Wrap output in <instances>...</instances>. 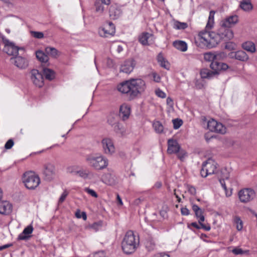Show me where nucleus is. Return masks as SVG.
Masks as SVG:
<instances>
[{"label": "nucleus", "instance_id": "nucleus-37", "mask_svg": "<svg viewBox=\"0 0 257 257\" xmlns=\"http://www.w3.org/2000/svg\"><path fill=\"white\" fill-rule=\"evenodd\" d=\"M214 14L215 12L213 11H211L209 13L208 22L206 26V29L207 30H210L213 27Z\"/></svg>", "mask_w": 257, "mask_h": 257}, {"label": "nucleus", "instance_id": "nucleus-5", "mask_svg": "<svg viewBox=\"0 0 257 257\" xmlns=\"http://www.w3.org/2000/svg\"><path fill=\"white\" fill-rule=\"evenodd\" d=\"M23 182L28 189L34 190L40 183V179L38 176L33 172H26L22 178Z\"/></svg>", "mask_w": 257, "mask_h": 257}, {"label": "nucleus", "instance_id": "nucleus-7", "mask_svg": "<svg viewBox=\"0 0 257 257\" xmlns=\"http://www.w3.org/2000/svg\"><path fill=\"white\" fill-rule=\"evenodd\" d=\"M229 27H224L221 25L218 33L216 34V36H218L217 40V45L222 40L224 42L231 39L233 37V34ZM217 38V37H216Z\"/></svg>", "mask_w": 257, "mask_h": 257}, {"label": "nucleus", "instance_id": "nucleus-38", "mask_svg": "<svg viewBox=\"0 0 257 257\" xmlns=\"http://www.w3.org/2000/svg\"><path fill=\"white\" fill-rule=\"evenodd\" d=\"M188 27V24L175 21L173 24V28L176 30H184Z\"/></svg>", "mask_w": 257, "mask_h": 257}, {"label": "nucleus", "instance_id": "nucleus-35", "mask_svg": "<svg viewBox=\"0 0 257 257\" xmlns=\"http://www.w3.org/2000/svg\"><path fill=\"white\" fill-rule=\"evenodd\" d=\"M145 245L146 249L149 251H152L156 249V243L154 240L152 238H148L145 242Z\"/></svg>", "mask_w": 257, "mask_h": 257}, {"label": "nucleus", "instance_id": "nucleus-52", "mask_svg": "<svg viewBox=\"0 0 257 257\" xmlns=\"http://www.w3.org/2000/svg\"><path fill=\"white\" fill-rule=\"evenodd\" d=\"M232 252L235 255H238L244 254L245 252H248V251L243 250L242 249L240 248H235L232 249Z\"/></svg>", "mask_w": 257, "mask_h": 257}, {"label": "nucleus", "instance_id": "nucleus-30", "mask_svg": "<svg viewBox=\"0 0 257 257\" xmlns=\"http://www.w3.org/2000/svg\"><path fill=\"white\" fill-rule=\"evenodd\" d=\"M107 121L111 126H113L115 123L118 122L117 114L114 112H110L107 116Z\"/></svg>", "mask_w": 257, "mask_h": 257}, {"label": "nucleus", "instance_id": "nucleus-44", "mask_svg": "<svg viewBox=\"0 0 257 257\" xmlns=\"http://www.w3.org/2000/svg\"><path fill=\"white\" fill-rule=\"evenodd\" d=\"M215 61H219L226 57V54L222 52H214Z\"/></svg>", "mask_w": 257, "mask_h": 257}, {"label": "nucleus", "instance_id": "nucleus-39", "mask_svg": "<svg viewBox=\"0 0 257 257\" xmlns=\"http://www.w3.org/2000/svg\"><path fill=\"white\" fill-rule=\"evenodd\" d=\"M153 126L157 133L161 134L163 132L164 126L160 121H155L153 124Z\"/></svg>", "mask_w": 257, "mask_h": 257}, {"label": "nucleus", "instance_id": "nucleus-8", "mask_svg": "<svg viewBox=\"0 0 257 257\" xmlns=\"http://www.w3.org/2000/svg\"><path fill=\"white\" fill-rule=\"evenodd\" d=\"M255 193L251 188H244L240 190L238 193V196L240 201L243 203H246L255 197Z\"/></svg>", "mask_w": 257, "mask_h": 257}, {"label": "nucleus", "instance_id": "nucleus-33", "mask_svg": "<svg viewBox=\"0 0 257 257\" xmlns=\"http://www.w3.org/2000/svg\"><path fill=\"white\" fill-rule=\"evenodd\" d=\"M200 75L201 77L203 78L210 79L213 77L216 74L214 71L212 70L211 71L207 69H203L201 70Z\"/></svg>", "mask_w": 257, "mask_h": 257}, {"label": "nucleus", "instance_id": "nucleus-16", "mask_svg": "<svg viewBox=\"0 0 257 257\" xmlns=\"http://www.w3.org/2000/svg\"><path fill=\"white\" fill-rule=\"evenodd\" d=\"M110 4V0H96L94 3L95 13L102 15L106 9V7Z\"/></svg>", "mask_w": 257, "mask_h": 257}, {"label": "nucleus", "instance_id": "nucleus-58", "mask_svg": "<svg viewBox=\"0 0 257 257\" xmlns=\"http://www.w3.org/2000/svg\"><path fill=\"white\" fill-rule=\"evenodd\" d=\"M14 144V141L12 139L9 140L5 145V147L6 149H10L12 148Z\"/></svg>", "mask_w": 257, "mask_h": 257}, {"label": "nucleus", "instance_id": "nucleus-9", "mask_svg": "<svg viewBox=\"0 0 257 257\" xmlns=\"http://www.w3.org/2000/svg\"><path fill=\"white\" fill-rule=\"evenodd\" d=\"M115 27L111 22H106L103 27L99 29L98 33L100 36L102 37H108L114 35Z\"/></svg>", "mask_w": 257, "mask_h": 257}, {"label": "nucleus", "instance_id": "nucleus-41", "mask_svg": "<svg viewBox=\"0 0 257 257\" xmlns=\"http://www.w3.org/2000/svg\"><path fill=\"white\" fill-rule=\"evenodd\" d=\"M47 54L51 55L53 57H56L58 56V50L53 47H47L45 49Z\"/></svg>", "mask_w": 257, "mask_h": 257}, {"label": "nucleus", "instance_id": "nucleus-4", "mask_svg": "<svg viewBox=\"0 0 257 257\" xmlns=\"http://www.w3.org/2000/svg\"><path fill=\"white\" fill-rule=\"evenodd\" d=\"M204 31L200 32L198 36L199 39L202 43H204L206 44L208 47L212 48L217 45V40L218 36L216 35V33L213 32H209V30H207Z\"/></svg>", "mask_w": 257, "mask_h": 257}, {"label": "nucleus", "instance_id": "nucleus-49", "mask_svg": "<svg viewBox=\"0 0 257 257\" xmlns=\"http://www.w3.org/2000/svg\"><path fill=\"white\" fill-rule=\"evenodd\" d=\"M77 167L75 166H71L67 168V172L70 174L76 175L78 171Z\"/></svg>", "mask_w": 257, "mask_h": 257}, {"label": "nucleus", "instance_id": "nucleus-25", "mask_svg": "<svg viewBox=\"0 0 257 257\" xmlns=\"http://www.w3.org/2000/svg\"><path fill=\"white\" fill-rule=\"evenodd\" d=\"M238 21V17L236 15L230 16L221 22V25L224 27H229L234 25Z\"/></svg>", "mask_w": 257, "mask_h": 257}, {"label": "nucleus", "instance_id": "nucleus-17", "mask_svg": "<svg viewBox=\"0 0 257 257\" xmlns=\"http://www.w3.org/2000/svg\"><path fill=\"white\" fill-rule=\"evenodd\" d=\"M210 68L214 71L216 75H218L221 71H225L228 68V65L225 63L215 61L210 64Z\"/></svg>", "mask_w": 257, "mask_h": 257}, {"label": "nucleus", "instance_id": "nucleus-55", "mask_svg": "<svg viewBox=\"0 0 257 257\" xmlns=\"http://www.w3.org/2000/svg\"><path fill=\"white\" fill-rule=\"evenodd\" d=\"M84 190L86 192L90 194L92 197L95 198H97L98 197L97 193L92 189H89L88 188H85Z\"/></svg>", "mask_w": 257, "mask_h": 257}, {"label": "nucleus", "instance_id": "nucleus-45", "mask_svg": "<svg viewBox=\"0 0 257 257\" xmlns=\"http://www.w3.org/2000/svg\"><path fill=\"white\" fill-rule=\"evenodd\" d=\"M229 172L226 168L222 169L220 171V178L228 180L229 178Z\"/></svg>", "mask_w": 257, "mask_h": 257}, {"label": "nucleus", "instance_id": "nucleus-59", "mask_svg": "<svg viewBox=\"0 0 257 257\" xmlns=\"http://www.w3.org/2000/svg\"><path fill=\"white\" fill-rule=\"evenodd\" d=\"M235 47V44L230 42H227L225 45V48L230 50L234 49Z\"/></svg>", "mask_w": 257, "mask_h": 257}, {"label": "nucleus", "instance_id": "nucleus-20", "mask_svg": "<svg viewBox=\"0 0 257 257\" xmlns=\"http://www.w3.org/2000/svg\"><path fill=\"white\" fill-rule=\"evenodd\" d=\"M109 17L113 20L117 19L122 14L121 9L116 4L112 5L109 9Z\"/></svg>", "mask_w": 257, "mask_h": 257}, {"label": "nucleus", "instance_id": "nucleus-22", "mask_svg": "<svg viewBox=\"0 0 257 257\" xmlns=\"http://www.w3.org/2000/svg\"><path fill=\"white\" fill-rule=\"evenodd\" d=\"M135 64L133 60H127L124 61L121 66L120 71L125 73H130L133 71Z\"/></svg>", "mask_w": 257, "mask_h": 257}, {"label": "nucleus", "instance_id": "nucleus-13", "mask_svg": "<svg viewBox=\"0 0 257 257\" xmlns=\"http://www.w3.org/2000/svg\"><path fill=\"white\" fill-rule=\"evenodd\" d=\"M102 148L105 154L111 155L115 152V147L112 140L108 138H105L101 141Z\"/></svg>", "mask_w": 257, "mask_h": 257}, {"label": "nucleus", "instance_id": "nucleus-62", "mask_svg": "<svg viewBox=\"0 0 257 257\" xmlns=\"http://www.w3.org/2000/svg\"><path fill=\"white\" fill-rule=\"evenodd\" d=\"M152 76L153 77L154 80L156 82H159L161 80V77L159 75H158L156 72L152 73Z\"/></svg>", "mask_w": 257, "mask_h": 257}, {"label": "nucleus", "instance_id": "nucleus-36", "mask_svg": "<svg viewBox=\"0 0 257 257\" xmlns=\"http://www.w3.org/2000/svg\"><path fill=\"white\" fill-rule=\"evenodd\" d=\"M43 74L46 79L49 80H53L55 77V72L49 68H44L43 69Z\"/></svg>", "mask_w": 257, "mask_h": 257}, {"label": "nucleus", "instance_id": "nucleus-31", "mask_svg": "<svg viewBox=\"0 0 257 257\" xmlns=\"http://www.w3.org/2000/svg\"><path fill=\"white\" fill-rule=\"evenodd\" d=\"M153 35L148 32H144L139 37V42L143 45H148V39L152 37Z\"/></svg>", "mask_w": 257, "mask_h": 257}, {"label": "nucleus", "instance_id": "nucleus-57", "mask_svg": "<svg viewBox=\"0 0 257 257\" xmlns=\"http://www.w3.org/2000/svg\"><path fill=\"white\" fill-rule=\"evenodd\" d=\"M187 189H188V192L191 195H194L196 194V188L194 186H191V185H188Z\"/></svg>", "mask_w": 257, "mask_h": 257}, {"label": "nucleus", "instance_id": "nucleus-6", "mask_svg": "<svg viewBox=\"0 0 257 257\" xmlns=\"http://www.w3.org/2000/svg\"><path fill=\"white\" fill-rule=\"evenodd\" d=\"M217 164L212 158L208 159L202 165L200 175L205 178L207 176L216 173Z\"/></svg>", "mask_w": 257, "mask_h": 257}, {"label": "nucleus", "instance_id": "nucleus-14", "mask_svg": "<svg viewBox=\"0 0 257 257\" xmlns=\"http://www.w3.org/2000/svg\"><path fill=\"white\" fill-rule=\"evenodd\" d=\"M31 79L33 83L39 87L44 84V79L42 74L37 69H33L31 72Z\"/></svg>", "mask_w": 257, "mask_h": 257}, {"label": "nucleus", "instance_id": "nucleus-10", "mask_svg": "<svg viewBox=\"0 0 257 257\" xmlns=\"http://www.w3.org/2000/svg\"><path fill=\"white\" fill-rule=\"evenodd\" d=\"M207 128L209 131L224 134L226 133V127L220 122H218L214 119H211L207 122Z\"/></svg>", "mask_w": 257, "mask_h": 257}, {"label": "nucleus", "instance_id": "nucleus-43", "mask_svg": "<svg viewBox=\"0 0 257 257\" xmlns=\"http://www.w3.org/2000/svg\"><path fill=\"white\" fill-rule=\"evenodd\" d=\"M158 61L160 64V65L162 67H164L165 69H169L168 68V64L167 61L165 60V59L163 57L162 55L161 54H159L158 56Z\"/></svg>", "mask_w": 257, "mask_h": 257}, {"label": "nucleus", "instance_id": "nucleus-32", "mask_svg": "<svg viewBox=\"0 0 257 257\" xmlns=\"http://www.w3.org/2000/svg\"><path fill=\"white\" fill-rule=\"evenodd\" d=\"M242 47L243 49L251 53H254L255 51V45L251 41H247L243 43Z\"/></svg>", "mask_w": 257, "mask_h": 257}, {"label": "nucleus", "instance_id": "nucleus-15", "mask_svg": "<svg viewBox=\"0 0 257 257\" xmlns=\"http://www.w3.org/2000/svg\"><path fill=\"white\" fill-rule=\"evenodd\" d=\"M12 64L15 65L16 67L20 69H25L28 66V61L24 57L22 56L13 57L10 59Z\"/></svg>", "mask_w": 257, "mask_h": 257}, {"label": "nucleus", "instance_id": "nucleus-54", "mask_svg": "<svg viewBox=\"0 0 257 257\" xmlns=\"http://www.w3.org/2000/svg\"><path fill=\"white\" fill-rule=\"evenodd\" d=\"M101 227V223L100 222H94L90 225L91 228L93 229L95 231L98 230Z\"/></svg>", "mask_w": 257, "mask_h": 257}, {"label": "nucleus", "instance_id": "nucleus-61", "mask_svg": "<svg viewBox=\"0 0 257 257\" xmlns=\"http://www.w3.org/2000/svg\"><path fill=\"white\" fill-rule=\"evenodd\" d=\"M93 257H106V254L104 251H99L94 254Z\"/></svg>", "mask_w": 257, "mask_h": 257}, {"label": "nucleus", "instance_id": "nucleus-3", "mask_svg": "<svg viewBox=\"0 0 257 257\" xmlns=\"http://www.w3.org/2000/svg\"><path fill=\"white\" fill-rule=\"evenodd\" d=\"M87 164L96 170H102L108 165V160L101 154H90L86 157Z\"/></svg>", "mask_w": 257, "mask_h": 257}, {"label": "nucleus", "instance_id": "nucleus-47", "mask_svg": "<svg viewBox=\"0 0 257 257\" xmlns=\"http://www.w3.org/2000/svg\"><path fill=\"white\" fill-rule=\"evenodd\" d=\"M172 121L174 128L176 130L179 128L183 124L182 120L178 118L173 119Z\"/></svg>", "mask_w": 257, "mask_h": 257}, {"label": "nucleus", "instance_id": "nucleus-26", "mask_svg": "<svg viewBox=\"0 0 257 257\" xmlns=\"http://www.w3.org/2000/svg\"><path fill=\"white\" fill-rule=\"evenodd\" d=\"M192 210L195 212L196 217L198 219L199 223L204 221V216L203 215V211L197 205L192 204Z\"/></svg>", "mask_w": 257, "mask_h": 257}, {"label": "nucleus", "instance_id": "nucleus-28", "mask_svg": "<svg viewBox=\"0 0 257 257\" xmlns=\"http://www.w3.org/2000/svg\"><path fill=\"white\" fill-rule=\"evenodd\" d=\"M173 45L175 48L182 52H185L187 50V44L183 41H175L173 42Z\"/></svg>", "mask_w": 257, "mask_h": 257}, {"label": "nucleus", "instance_id": "nucleus-1", "mask_svg": "<svg viewBox=\"0 0 257 257\" xmlns=\"http://www.w3.org/2000/svg\"><path fill=\"white\" fill-rule=\"evenodd\" d=\"M145 88V82L141 79H131L120 83L117 86L118 91L126 94L131 100L142 94Z\"/></svg>", "mask_w": 257, "mask_h": 257}, {"label": "nucleus", "instance_id": "nucleus-48", "mask_svg": "<svg viewBox=\"0 0 257 257\" xmlns=\"http://www.w3.org/2000/svg\"><path fill=\"white\" fill-rule=\"evenodd\" d=\"M30 33L31 35L37 39H42L44 38V34L41 32H36V31H31Z\"/></svg>", "mask_w": 257, "mask_h": 257}, {"label": "nucleus", "instance_id": "nucleus-21", "mask_svg": "<svg viewBox=\"0 0 257 257\" xmlns=\"http://www.w3.org/2000/svg\"><path fill=\"white\" fill-rule=\"evenodd\" d=\"M12 211V205L8 201H0V213L8 215Z\"/></svg>", "mask_w": 257, "mask_h": 257}, {"label": "nucleus", "instance_id": "nucleus-23", "mask_svg": "<svg viewBox=\"0 0 257 257\" xmlns=\"http://www.w3.org/2000/svg\"><path fill=\"white\" fill-rule=\"evenodd\" d=\"M230 56L241 61H246L248 59V55L243 51L231 52L230 54Z\"/></svg>", "mask_w": 257, "mask_h": 257}, {"label": "nucleus", "instance_id": "nucleus-63", "mask_svg": "<svg viewBox=\"0 0 257 257\" xmlns=\"http://www.w3.org/2000/svg\"><path fill=\"white\" fill-rule=\"evenodd\" d=\"M181 214L183 215H188L190 213V211L186 207H182L181 209Z\"/></svg>", "mask_w": 257, "mask_h": 257}, {"label": "nucleus", "instance_id": "nucleus-2", "mask_svg": "<svg viewBox=\"0 0 257 257\" xmlns=\"http://www.w3.org/2000/svg\"><path fill=\"white\" fill-rule=\"evenodd\" d=\"M139 245V238L136 237L132 231H128L121 243L123 252L126 254H131L135 251Z\"/></svg>", "mask_w": 257, "mask_h": 257}, {"label": "nucleus", "instance_id": "nucleus-64", "mask_svg": "<svg viewBox=\"0 0 257 257\" xmlns=\"http://www.w3.org/2000/svg\"><path fill=\"white\" fill-rule=\"evenodd\" d=\"M200 225V228L204 229L206 231H209L211 227L209 225H206L202 223V222L199 223Z\"/></svg>", "mask_w": 257, "mask_h": 257}, {"label": "nucleus", "instance_id": "nucleus-27", "mask_svg": "<svg viewBox=\"0 0 257 257\" xmlns=\"http://www.w3.org/2000/svg\"><path fill=\"white\" fill-rule=\"evenodd\" d=\"M239 7L245 12L250 11L253 9V6L250 0H242L240 2Z\"/></svg>", "mask_w": 257, "mask_h": 257}, {"label": "nucleus", "instance_id": "nucleus-29", "mask_svg": "<svg viewBox=\"0 0 257 257\" xmlns=\"http://www.w3.org/2000/svg\"><path fill=\"white\" fill-rule=\"evenodd\" d=\"M113 127V131L117 134L123 136L126 134L125 128L119 122L111 126Z\"/></svg>", "mask_w": 257, "mask_h": 257}, {"label": "nucleus", "instance_id": "nucleus-53", "mask_svg": "<svg viewBox=\"0 0 257 257\" xmlns=\"http://www.w3.org/2000/svg\"><path fill=\"white\" fill-rule=\"evenodd\" d=\"M155 93L157 96L162 98H164L166 96V93L159 88L156 90Z\"/></svg>", "mask_w": 257, "mask_h": 257}, {"label": "nucleus", "instance_id": "nucleus-12", "mask_svg": "<svg viewBox=\"0 0 257 257\" xmlns=\"http://www.w3.org/2000/svg\"><path fill=\"white\" fill-rule=\"evenodd\" d=\"M5 46L4 51L9 55L16 57L18 54L19 50H23V48H20L15 45L14 43L7 40L5 41Z\"/></svg>", "mask_w": 257, "mask_h": 257}, {"label": "nucleus", "instance_id": "nucleus-60", "mask_svg": "<svg viewBox=\"0 0 257 257\" xmlns=\"http://www.w3.org/2000/svg\"><path fill=\"white\" fill-rule=\"evenodd\" d=\"M68 193L66 191H64L63 192L59 199V203H61L65 200L67 196L68 195Z\"/></svg>", "mask_w": 257, "mask_h": 257}, {"label": "nucleus", "instance_id": "nucleus-51", "mask_svg": "<svg viewBox=\"0 0 257 257\" xmlns=\"http://www.w3.org/2000/svg\"><path fill=\"white\" fill-rule=\"evenodd\" d=\"M178 158L182 161L186 156V152L182 149H180V151L177 153Z\"/></svg>", "mask_w": 257, "mask_h": 257}, {"label": "nucleus", "instance_id": "nucleus-34", "mask_svg": "<svg viewBox=\"0 0 257 257\" xmlns=\"http://www.w3.org/2000/svg\"><path fill=\"white\" fill-rule=\"evenodd\" d=\"M36 56L37 58L42 63H46L49 60L48 55L41 50L36 52Z\"/></svg>", "mask_w": 257, "mask_h": 257}, {"label": "nucleus", "instance_id": "nucleus-18", "mask_svg": "<svg viewBox=\"0 0 257 257\" xmlns=\"http://www.w3.org/2000/svg\"><path fill=\"white\" fill-rule=\"evenodd\" d=\"M180 149L181 147L176 140L172 139L168 140L167 152L168 154H177Z\"/></svg>", "mask_w": 257, "mask_h": 257}, {"label": "nucleus", "instance_id": "nucleus-42", "mask_svg": "<svg viewBox=\"0 0 257 257\" xmlns=\"http://www.w3.org/2000/svg\"><path fill=\"white\" fill-rule=\"evenodd\" d=\"M233 221L234 223L236 224V229L238 231L241 230L243 227V222L240 218L239 216H236L234 217Z\"/></svg>", "mask_w": 257, "mask_h": 257}, {"label": "nucleus", "instance_id": "nucleus-40", "mask_svg": "<svg viewBox=\"0 0 257 257\" xmlns=\"http://www.w3.org/2000/svg\"><path fill=\"white\" fill-rule=\"evenodd\" d=\"M204 59L206 61L210 62L211 63L214 62V52H209L204 53Z\"/></svg>", "mask_w": 257, "mask_h": 257}, {"label": "nucleus", "instance_id": "nucleus-50", "mask_svg": "<svg viewBox=\"0 0 257 257\" xmlns=\"http://www.w3.org/2000/svg\"><path fill=\"white\" fill-rule=\"evenodd\" d=\"M75 216L77 218H82L84 220H86L87 215L85 212H81L79 210H77L75 213Z\"/></svg>", "mask_w": 257, "mask_h": 257}, {"label": "nucleus", "instance_id": "nucleus-19", "mask_svg": "<svg viewBox=\"0 0 257 257\" xmlns=\"http://www.w3.org/2000/svg\"><path fill=\"white\" fill-rule=\"evenodd\" d=\"M131 107L126 103H123L120 106L119 110V116L123 121L127 119L130 115Z\"/></svg>", "mask_w": 257, "mask_h": 257}, {"label": "nucleus", "instance_id": "nucleus-24", "mask_svg": "<svg viewBox=\"0 0 257 257\" xmlns=\"http://www.w3.org/2000/svg\"><path fill=\"white\" fill-rule=\"evenodd\" d=\"M33 230L32 225H29L27 226L23 231V232L18 236L19 240H26L29 238V235L31 234Z\"/></svg>", "mask_w": 257, "mask_h": 257}, {"label": "nucleus", "instance_id": "nucleus-46", "mask_svg": "<svg viewBox=\"0 0 257 257\" xmlns=\"http://www.w3.org/2000/svg\"><path fill=\"white\" fill-rule=\"evenodd\" d=\"M225 180V179H219V180L220 183L222 187L223 188V189H224V190L225 192L226 196L227 197H229L231 195L232 192H231V191H228L227 188L225 185V181H224Z\"/></svg>", "mask_w": 257, "mask_h": 257}, {"label": "nucleus", "instance_id": "nucleus-11", "mask_svg": "<svg viewBox=\"0 0 257 257\" xmlns=\"http://www.w3.org/2000/svg\"><path fill=\"white\" fill-rule=\"evenodd\" d=\"M43 174L47 180L53 179L56 174L55 165L51 163H46L43 165Z\"/></svg>", "mask_w": 257, "mask_h": 257}, {"label": "nucleus", "instance_id": "nucleus-56", "mask_svg": "<svg viewBox=\"0 0 257 257\" xmlns=\"http://www.w3.org/2000/svg\"><path fill=\"white\" fill-rule=\"evenodd\" d=\"M76 175H78L79 176L84 179L87 178L88 177V174L84 170H78Z\"/></svg>", "mask_w": 257, "mask_h": 257}]
</instances>
